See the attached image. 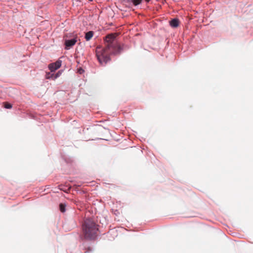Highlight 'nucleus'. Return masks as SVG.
Returning <instances> with one entry per match:
<instances>
[{
  "label": "nucleus",
  "instance_id": "f257e3e1",
  "mask_svg": "<svg viewBox=\"0 0 253 253\" xmlns=\"http://www.w3.org/2000/svg\"><path fill=\"white\" fill-rule=\"evenodd\" d=\"M117 36V33L107 35L104 39L105 47L97 48L96 55L101 64L105 65L110 60V54H117L121 51L122 47L116 40Z\"/></svg>",
  "mask_w": 253,
  "mask_h": 253
},
{
  "label": "nucleus",
  "instance_id": "f03ea898",
  "mask_svg": "<svg viewBox=\"0 0 253 253\" xmlns=\"http://www.w3.org/2000/svg\"><path fill=\"white\" fill-rule=\"evenodd\" d=\"M82 238L92 240L95 238L98 231L97 225L91 219H86L83 225Z\"/></svg>",
  "mask_w": 253,
  "mask_h": 253
},
{
  "label": "nucleus",
  "instance_id": "7ed1b4c3",
  "mask_svg": "<svg viewBox=\"0 0 253 253\" xmlns=\"http://www.w3.org/2000/svg\"><path fill=\"white\" fill-rule=\"evenodd\" d=\"M61 63L62 61L58 59L55 62L49 64L48 65V68L51 72H54L61 67Z\"/></svg>",
  "mask_w": 253,
  "mask_h": 253
},
{
  "label": "nucleus",
  "instance_id": "20e7f679",
  "mask_svg": "<svg viewBox=\"0 0 253 253\" xmlns=\"http://www.w3.org/2000/svg\"><path fill=\"white\" fill-rule=\"evenodd\" d=\"M77 42V40L74 38L71 40H66L65 41V45L66 46V48L68 49L70 47L73 46Z\"/></svg>",
  "mask_w": 253,
  "mask_h": 253
},
{
  "label": "nucleus",
  "instance_id": "39448f33",
  "mask_svg": "<svg viewBox=\"0 0 253 253\" xmlns=\"http://www.w3.org/2000/svg\"><path fill=\"white\" fill-rule=\"evenodd\" d=\"M169 24L171 27L176 28L179 26V21L176 18L173 19L169 21Z\"/></svg>",
  "mask_w": 253,
  "mask_h": 253
},
{
  "label": "nucleus",
  "instance_id": "423d86ee",
  "mask_svg": "<svg viewBox=\"0 0 253 253\" xmlns=\"http://www.w3.org/2000/svg\"><path fill=\"white\" fill-rule=\"evenodd\" d=\"M93 36V32L89 31L85 34V39L87 41H89Z\"/></svg>",
  "mask_w": 253,
  "mask_h": 253
},
{
  "label": "nucleus",
  "instance_id": "0eeeda50",
  "mask_svg": "<svg viewBox=\"0 0 253 253\" xmlns=\"http://www.w3.org/2000/svg\"><path fill=\"white\" fill-rule=\"evenodd\" d=\"M128 1L131 2L135 6L140 4L142 2V0H128Z\"/></svg>",
  "mask_w": 253,
  "mask_h": 253
},
{
  "label": "nucleus",
  "instance_id": "6e6552de",
  "mask_svg": "<svg viewBox=\"0 0 253 253\" xmlns=\"http://www.w3.org/2000/svg\"><path fill=\"white\" fill-rule=\"evenodd\" d=\"M4 107L6 109H10L12 108V105L8 102H4Z\"/></svg>",
  "mask_w": 253,
  "mask_h": 253
},
{
  "label": "nucleus",
  "instance_id": "1a4fd4ad",
  "mask_svg": "<svg viewBox=\"0 0 253 253\" xmlns=\"http://www.w3.org/2000/svg\"><path fill=\"white\" fill-rule=\"evenodd\" d=\"M60 210L61 212H64L65 211V206L63 204H60Z\"/></svg>",
  "mask_w": 253,
  "mask_h": 253
},
{
  "label": "nucleus",
  "instance_id": "9d476101",
  "mask_svg": "<svg viewBox=\"0 0 253 253\" xmlns=\"http://www.w3.org/2000/svg\"><path fill=\"white\" fill-rule=\"evenodd\" d=\"M61 75V72L60 71H59L57 73H56L55 75H54L53 74H52L51 76V77H54V79H56L57 78H58V77H59Z\"/></svg>",
  "mask_w": 253,
  "mask_h": 253
},
{
  "label": "nucleus",
  "instance_id": "9b49d317",
  "mask_svg": "<svg viewBox=\"0 0 253 253\" xmlns=\"http://www.w3.org/2000/svg\"><path fill=\"white\" fill-rule=\"evenodd\" d=\"M60 189L61 190H62L64 191V192H68V191H69V190H70V188H68V189H67V190H63V188H60Z\"/></svg>",
  "mask_w": 253,
  "mask_h": 253
},
{
  "label": "nucleus",
  "instance_id": "f8f14e48",
  "mask_svg": "<svg viewBox=\"0 0 253 253\" xmlns=\"http://www.w3.org/2000/svg\"><path fill=\"white\" fill-rule=\"evenodd\" d=\"M84 72V70L82 69H79L78 70V72L80 73V74H82Z\"/></svg>",
  "mask_w": 253,
  "mask_h": 253
},
{
  "label": "nucleus",
  "instance_id": "ddd939ff",
  "mask_svg": "<svg viewBox=\"0 0 253 253\" xmlns=\"http://www.w3.org/2000/svg\"><path fill=\"white\" fill-rule=\"evenodd\" d=\"M147 2H149L151 0H145Z\"/></svg>",
  "mask_w": 253,
  "mask_h": 253
},
{
  "label": "nucleus",
  "instance_id": "4468645a",
  "mask_svg": "<svg viewBox=\"0 0 253 253\" xmlns=\"http://www.w3.org/2000/svg\"><path fill=\"white\" fill-rule=\"evenodd\" d=\"M89 0L91 1H92L93 0Z\"/></svg>",
  "mask_w": 253,
  "mask_h": 253
}]
</instances>
